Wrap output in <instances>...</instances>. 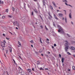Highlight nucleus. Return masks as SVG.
Listing matches in <instances>:
<instances>
[{"instance_id":"obj_1","label":"nucleus","mask_w":75,"mask_h":75,"mask_svg":"<svg viewBox=\"0 0 75 75\" xmlns=\"http://www.w3.org/2000/svg\"><path fill=\"white\" fill-rule=\"evenodd\" d=\"M57 27L59 29L58 30V32L59 33V32H61V33L62 34H64V30H63V28H62L60 25H57Z\"/></svg>"},{"instance_id":"obj_2","label":"nucleus","mask_w":75,"mask_h":75,"mask_svg":"<svg viewBox=\"0 0 75 75\" xmlns=\"http://www.w3.org/2000/svg\"><path fill=\"white\" fill-rule=\"evenodd\" d=\"M65 42H66V43L65 44V46L66 47H65V49L66 50V52H67V50H68V47H69V46H68L69 43H68V41H67V40L65 41Z\"/></svg>"},{"instance_id":"obj_3","label":"nucleus","mask_w":75,"mask_h":75,"mask_svg":"<svg viewBox=\"0 0 75 75\" xmlns=\"http://www.w3.org/2000/svg\"><path fill=\"white\" fill-rule=\"evenodd\" d=\"M63 2H65V4L66 5V6H68V5L67 4V3H68V1L67 0H62Z\"/></svg>"},{"instance_id":"obj_4","label":"nucleus","mask_w":75,"mask_h":75,"mask_svg":"<svg viewBox=\"0 0 75 75\" xmlns=\"http://www.w3.org/2000/svg\"><path fill=\"white\" fill-rule=\"evenodd\" d=\"M70 48L71 50H74V51H75V48L73 46H71L70 47Z\"/></svg>"},{"instance_id":"obj_5","label":"nucleus","mask_w":75,"mask_h":75,"mask_svg":"<svg viewBox=\"0 0 75 75\" xmlns=\"http://www.w3.org/2000/svg\"><path fill=\"white\" fill-rule=\"evenodd\" d=\"M58 15L59 16V17H63V16H64V15H63L62 13H59Z\"/></svg>"},{"instance_id":"obj_6","label":"nucleus","mask_w":75,"mask_h":75,"mask_svg":"<svg viewBox=\"0 0 75 75\" xmlns=\"http://www.w3.org/2000/svg\"><path fill=\"white\" fill-rule=\"evenodd\" d=\"M4 41V42H1V45H5L6 44L5 43H6V41H5V40Z\"/></svg>"},{"instance_id":"obj_7","label":"nucleus","mask_w":75,"mask_h":75,"mask_svg":"<svg viewBox=\"0 0 75 75\" xmlns=\"http://www.w3.org/2000/svg\"><path fill=\"white\" fill-rule=\"evenodd\" d=\"M71 13H70L69 14V18H72Z\"/></svg>"},{"instance_id":"obj_8","label":"nucleus","mask_w":75,"mask_h":75,"mask_svg":"<svg viewBox=\"0 0 75 75\" xmlns=\"http://www.w3.org/2000/svg\"><path fill=\"white\" fill-rule=\"evenodd\" d=\"M52 3L53 4V5H54V7H57V6H56V4H55V2H52Z\"/></svg>"},{"instance_id":"obj_9","label":"nucleus","mask_w":75,"mask_h":75,"mask_svg":"<svg viewBox=\"0 0 75 75\" xmlns=\"http://www.w3.org/2000/svg\"><path fill=\"white\" fill-rule=\"evenodd\" d=\"M4 3V2L3 1H1V0H0V4H3Z\"/></svg>"},{"instance_id":"obj_10","label":"nucleus","mask_w":75,"mask_h":75,"mask_svg":"<svg viewBox=\"0 0 75 75\" xmlns=\"http://www.w3.org/2000/svg\"><path fill=\"white\" fill-rule=\"evenodd\" d=\"M27 71L28 73H30V72H31V70L30 69H28Z\"/></svg>"},{"instance_id":"obj_11","label":"nucleus","mask_w":75,"mask_h":75,"mask_svg":"<svg viewBox=\"0 0 75 75\" xmlns=\"http://www.w3.org/2000/svg\"><path fill=\"white\" fill-rule=\"evenodd\" d=\"M9 49L10 50V52H12V49H11V47H9Z\"/></svg>"},{"instance_id":"obj_12","label":"nucleus","mask_w":75,"mask_h":75,"mask_svg":"<svg viewBox=\"0 0 75 75\" xmlns=\"http://www.w3.org/2000/svg\"><path fill=\"white\" fill-rule=\"evenodd\" d=\"M64 58L62 57V63H63L64 62Z\"/></svg>"},{"instance_id":"obj_13","label":"nucleus","mask_w":75,"mask_h":75,"mask_svg":"<svg viewBox=\"0 0 75 75\" xmlns=\"http://www.w3.org/2000/svg\"><path fill=\"white\" fill-rule=\"evenodd\" d=\"M54 16L56 20H58V18L57 17V16H56V15H55L54 14Z\"/></svg>"},{"instance_id":"obj_14","label":"nucleus","mask_w":75,"mask_h":75,"mask_svg":"<svg viewBox=\"0 0 75 75\" xmlns=\"http://www.w3.org/2000/svg\"><path fill=\"white\" fill-rule=\"evenodd\" d=\"M64 20H65V22L66 23H68V22L67 21V18H65Z\"/></svg>"},{"instance_id":"obj_15","label":"nucleus","mask_w":75,"mask_h":75,"mask_svg":"<svg viewBox=\"0 0 75 75\" xmlns=\"http://www.w3.org/2000/svg\"><path fill=\"white\" fill-rule=\"evenodd\" d=\"M16 24H17V26H18V27H19V24L18 23V22L17 21H16Z\"/></svg>"},{"instance_id":"obj_16","label":"nucleus","mask_w":75,"mask_h":75,"mask_svg":"<svg viewBox=\"0 0 75 75\" xmlns=\"http://www.w3.org/2000/svg\"><path fill=\"white\" fill-rule=\"evenodd\" d=\"M50 8H51V10H53V8H52V7L51 6H50Z\"/></svg>"},{"instance_id":"obj_17","label":"nucleus","mask_w":75,"mask_h":75,"mask_svg":"<svg viewBox=\"0 0 75 75\" xmlns=\"http://www.w3.org/2000/svg\"><path fill=\"white\" fill-rule=\"evenodd\" d=\"M46 42H47V43H49V42H48V41H49V39H48L47 38L46 39Z\"/></svg>"},{"instance_id":"obj_18","label":"nucleus","mask_w":75,"mask_h":75,"mask_svg":"<svg viewBox=\"0 0 75 75\" xmlns=\"http://www.w3.org/2000/svg\"><path fill=\"white\" fill-rule=\"evenodd\" d=\"M43 4L44 6H45V1H43Z\"/></svg>"},{"instance_id":"obj_19","label":"nucleus","mask_w":75,"mask_h":75,"mask_svg":"<svg viewBox=\"0 0 75 75\" xmlns=\"http://www.w3.org/2000/svg\"><path fill=\"white\" fill-rule=\"evenodd\" d=\"M34 10L35 12V13H38V11H37V10L34 9Z\"/></svg>"},{"instance_id":"obj_20","label":"nucleus","mask_w":75,"mask_h":75,"mask_svg":"<svg viewBox=\"0 0 75 75\" xmlns=\"http://www.w3.org/2000/svg\"><path fill=\"white\" fill-rule=\"evenodd\" d=\"M39 38L40 39V42L42 44V42L41 41V38H40V37Z\"/></svg>"},{"instance_id":"obj_21","label":"nucleus","mask_w":75,"mask_h":75,"mask_svg":"<svg viewBox=\"0 0 75 75\" xmlns=\"http://www.w3.org/2000/svg\"><path fill=\"white\" fill-rule=\"evenodd\" d=\"M67 36H68V37H71V36H70V35H69V34H67Z\"/></svg>"},{"instance_id":"obj_22","label":"nucleus","mask_w":75,"mask_h":75,"mask_svg":"<svg viewBox=\"0 0 75 75\" xmlns=\"http://www.w3.org/2000/svg\"><path fill=\"white\" fill-rule=\"evenodd\" d=\"M52 18H52L51 17H50V16H48V18H49V19H50V20H51Z\"/></svg>"},{"instance_id":"obj_23","label":"nucleus","mask_w":75,"mask_h":75,"mask_svg":"<svg viewBox=\"0 0 75 75\" xmlns=\"http://www.w3.org/2000/svg\"><path fill=\"white\" fill-rule=\"evenodd\" d=\"M13 60L14 61V63L15 64V65H17V64L16 63V61H15V60H14V59H13Z\"/></svg>"},{"instance_id":"obj_24","label":"nucleus","mask_w":75,"mask_h":75,"mask_svg":"<svg viewBox=\"0 0 75 75\" xmlns=\"http://www.w3.org/2000/svg\"><path fill=\"white\" fill-rule=\"evenodd\" d=\"M8 17H9V18H12V16L11 15H8Z\"/></svg>"},{"instance_id":"obj_25","label":"nucleus","mask_w":75,"mask_h":75,"mask_svg":"<svg viewBox=\"0 0 75 75\" xmlns=\"http://www.w3.org/2000/svg\"><path fill=\"white\" fill-rule=\"evenodd\" d=\"M67 54H68V55H71V54L69 53V52H67Z\"/></svg>"},{"instance_id":"obj_26","label":"nucleus","mask_w":75,"mask_h":75,"mask_svg":"<svg viewBox=\"0 0 75 75\" xmlns=\"http://www.w3.org/2000/svg\"><path fill=\"white\" fill-rule=\"evenodd\" d=\"M6 13H8V9H6Z\"/></svg>"},{"instance_id":"obj_27","label":"nucleus","mask_w":75,"mask_h":75,"mask_svg":"<svg viewBox=\"0 0 75 75\" xmlns=\"http://www.w3.org/2000/svg\"><path fill=\"white\" fill-rule=\"evenodd\" d=\"M42 49H40L39 51L40 53H41L42 52Z\"/></svg>"},{"instance_id":"obj_28","label":"nucleus","mask_w":75,"mask_h":75,"mask_svg":"<svg viewBox=\"0 0 75 75\" xmlns=\"http://www.w3.org/2000/svg\"><path fill=\"white\" fill-rule=\"evenodd\" d=\"M72 68L73 70H75V67L74 66H73Z\"/></svg>"},{"instance_id":"obj_29","label":"nucleus","mask_w":75,"mask_h":75,"mask_svg":"<svg viewBox=\"0 0 75 75\" xmlns=\"http://www.w3.org/2000/svg\"><path fill=\"white\" fill-rule=\"evenodd\" d=\"M63 11H65V15H66V14H67V11H66L65 10H63Z\"/></svg>"},{"instance_id":"obj_30","label":"nucleus","mask_w":75,"mask_h":75,"mask_svg":"<svg viewBox=\"0 0 75 75\" xmlns=\"http://www.w3.org/2000/svg\"><path fill=\"white\" fill-rule=\"evenodd\" d=\"M13 24L14 25H16V22H13Z\"/></svg>"},{"instance_id":"obj_31","label":"nucleus","mask_w":75,"mask_h":75,"mask_svg":"<svg viewBox=\"0 0 75 75\" xmlns=\"http://www.w3.org/2000/svg\"><path fill=\"white\" fill-rule=\"evenodd\" d=\"M45 29H46L47 30H48V29L47 28V26H46V25H45Z\"/></svg>"},{"instance_id":"obj_32","label":"nucleus","mask_w":75,"mask_h":75,"mask_svg":"<svg viewBox=\"0 0 75 75\" xmlns=\"http://www.w3.org/2000/svg\"><path fill=\"white\" fill-rule=\"evenodd\" d=\"M40 18H41V19L42 20H43V19H42V18L41 16V15H40Z\"/></svg>"},{"instance_id":"obj_33","label":"nucleus","mask_w":75,"mask_h":75,"mask_svg":"<svg viewBox=\"0 0 75 75\" xmlns=\"http://www.w3.org/2000/svg\"><path fill=\"white\" fill-rule=\"evenodd\" d=\"M48 14H49V16L51 17V18H52V16H51V15H50V13H49Z\"/></svg>"},{"instance_id":"obj_34","label":"nucleus","mask_w":75,"mask_h":75,"mask_svg":"<svg viewBox=\"0 0 75 75\" xmlns=\"http://www.w3.org/2000/svg\"><path fill=\"white\" fill-rule=\"evenodd\" d=\"M12 9L13 11H14L15 9H14V8H12Z\"/></svg>"},{"instance_id":"obj_35","label":"nucleus","mask_w":75,"mask_h":75,"mask_svg":"<svg viewBox=\"0 0 75 75\" xmlns=\"http://www.w3.org/2000/svg\"><path fill=\"white\" fill-rule=\"evenodd\" d=\"M30 42L31 43H33V40L30 41Z\"/></svg>"},{"instance_id":"obj_36","label":"nucleus","mask_w":75,"mask_h":75,"mask_svg":"<svg viewBox=\"0 0 75 75\" xmlns=\"http://www.w3.org/2000/svg\"><path fill=\"white\" fill-rule=\"evenodd\" d=\"M18 43L19 45H21V43L20 42H19V41L18 42Z\"/></svg>"},{"instance_id":"obj_37","label":"nucleus","mask_w":75,"mask_h":75,"mask_svg":"<svg viewBox=\"0 0 75 75\" xmlns=\"http://www.w3.org/2000/svg\"><path fill=\"white\" fill-rule=\"evenodd\" d=\"M37 64H40V62L39 61L37 62Z\"/></svg>"},{"instance_id":"obj_38","label":"nucleus","mask_w":75,"mask_h":75,"mask_svg":"<svg viewBox=\"0 0 75 75\" xmlns=\"http://www.w3.org/2000/svg\"><path fill=\"white\" fill-rule=\"evenodd\" d=\"M40 27H41V28H42H42H43V27H42V25H41L40 26Z\"/></svg>"},{"instance_id":"obj_39","label":"nucleus","mask_w":75,"mask_h":75,"mask_svg":"<svg viewBox=\"0 0 75 75\" xmlns=\"http://www.w3.org/2000/svg\"><path fill=\"white\" fill-rule=\"evenodd\" d=\"M21 73H23V74H24V71H21Z\"/></svg>"},{"instance_id":"obj_40","label":"nucleus","mask_w":75,"mask_h":75,"mask_svg":"<svg viewBox=\"0 0 75 75\" xmlns=\"http://www.w3.org/2000/svg\"><path fill=\"white\" fill-rule=\"evenodd\" d=\"M54 47H56V46H57V45H56V44H54Z\"/></svg>"},{"instance_id":"obj_41","label":"nucleus","mask_w":75,"mask_h":75,"mask_svg":"<svg viewBox=\"0 0 75 75\" xmlns=\"http://www.w3.org/2000/svg\"><path fill=\"white\" fill-rule=\"evenodd\" d=\"M71 24H72V25L74 24V23H73V22H72V21L71 22Z\"/></svg>"},{"instance_id":"obj_42","label":"nucleus","mask_w":75,"mask_h":75,"mask_svg":"<svg viewBox=\"0 0 75 75\" xmlns=\"http://www.w3.org/2000/svg\"><path fill=\"white\" fill-rule=\"evenodd\" d=\"M32 16H33V11L32 12V14H31Z\"/></svg>"},{"instance_id":"obj_43","label":"nucleus","mask_w":75,"mask_h":75,"mask_svg":"<svg viewBox=\"0 0 75 75\" xmlns=\"http://www.w3.org/2000/svg\"><path fill=\"white\" fill-rule=\"evenodd\" d=\"M8 52V50H6V54H7Z\"/></svg>"},{"instance_id":"obj_44","label":"nucleus","mask_w":75,"mask_h":75,"mask_svg":"<svg viewBox=\"0 0 75 75\" xmlns=\"http://www.w3.org/2000/svg\"><path fill=\"white\" fill-rule=\"evenodd\" d=\"M5 18V16H3L2 17V18Z\"/></svg>"},{"instance_id":"obj_45","label":"nucleus","mask_w":75,"mask_h":75,"mask_svg":"<svg viewBox=\"0 0 75 75\" xmlns=\"http://www.w3.org/2000/svg\"><path fill=\"white\" fill-rule=\"evenodd\" d=\"M68 71L70 72L71 71V70L70 69H68Z\"/></svg>"},{"instance_id":"obj_46","label":"nucleus","mask_w":75,"mask_h":75,"mask_svg":"<svg viewBox=\"0 0 75 75\" xmlns=\"http://www.w3.org/2000/svg\"><path fill=\"white\" fill-rule=\"evenodd\" d=\"M68 6H70V7H72V6L71 5L69 4Z\"/></svg>"},{"instance_id":"obj_47","label":"nucleus","mask_w":75,"mask_h":75,"mask_svg":"<svg viewBox=\"0 0 75 75\" xmlns=\"http://www.w3.org/2000/svg\"><path fill=\"white\" fill-rule=\"evenodd\" d=\"M59 57H61V55L60 54H59Z\"/></svg>"},{"instance_id":"obj_48","label":"nucleus","mask_w":75,"mask_h":75,"mask_svg":"<svg viewBox=\"0 0 75 75\" xmlns=\"http://www.w3.org/2000/svg\"><path fill=\"white\" fill-rule=\"evenodd\" d=\"M39 69H40V70H41L42 69V68H40Z\"/></svg>"},{"instance_id":"obj_49","label":"nucleus","mask_w":75,"mask_h":75,"mask_svg":"<svg viewBox=\"0 0 75 75\" xmlns=\"http://www.w3.org/2000/svg\"><path fill=\"white\" fill-rule=\"evenodd\" d=\"M45 70H48V68H45Z\"/></svg>"},{"instance_id":"obj_50","label":"nucleus","mask_w":75,"mask_h":75,"mask_svg":"<svg viewBox=\"0 0 75 75\" xmlns=\"http://www.w3.org/2000/svg\"><path fill=\"white\" fill-rule=\"evenodd\" d=\"M73 57H74L75 58V54H73Z\"/></svg>"},{"instance_id":"obj_51","label":"nucleus","mask_w":75,"mask_h":75,"mask_svg":"<svg viewBox=\"0 0 75 75\" xmlns=\"http://www.w3.org/2000/svg\"><path fill=\"white\" fill-rule=\"evenodd\" d=\"M62 20H64V18H62Z\"/></svg>"},{"instance_id":"obj_52","label":"nucleus","mask_w":75,"mask_h":75,"mask_svg":"<svg viewBox=\"0 0 75 75\" xmlns=\"http://www.w3.org/2000/svg\"><path fill=\"white\" fill-rule=\"evenodd\" d=\"M32 71H34V68H32Z\"/></svg>"},{"instance_id":"obj_53","label":"nucleus","mask_w":75,"mask_h":75,"mask_svg":"<svg viewBox=\"0 0 75 75\" xmlns=\"http://www.w3.org/2000/svg\"><path fill=\"white\" fill-rule=\"evenodd\" d=\"M3 36H5V34H3Z\"/></svg>"},{"instance_id":"obj_54","label":"nucleus","mask_w":75,"mask_h":75,"mask_svg":"<svg viewBox=\"0 0 75 75\" xmlns=\"http://www.w3.org/2000/svg\"><path fill=\"white\" fill-rule=\"evenodd\" d=\"M41 55H42V56H44V55H43V54H41Z\"/></svg>"},{"instance_id":"obj_55","label":"nucleus","mask_w":75,"mask_h":75,"mask_svg":"<svg viewBox=\"0 0 75 75\" xmlns=\"http://www.w3.org/2000/svg\"><path fill=\"white\" fill-rule=\"evenodd\" d=\"M6 38L7 39V40H9V38Z\"/></svg>"},{"instance_id":"obj_56","label":"nucleus","mask_w":75,"mask_h":75,"mask_svg":"<svg viewBox=\"0 0 75 75\" xmlns=\"http://www.w3.org/2000/svg\"><path fill=\"white\" fill-rule=\"evenodd\" d=\"M37 0H34V1H37Z\"/></svg>"},{"instance_id":"obj_57","label":"nucleus","mask_w":75,"mask_h":75,"mask_svg":"<svg viewBox=\"0 0 75 75\" xmlns=\"http://www.w3.org/2000/svg\"><path fill=\"white\" fill-rule=\"evenodd\" d=\"M31 47H33V45H31Z\"/></svg>"},{"instance_id":"obj_58","label":"nucleus","mask_w":75,"mask_h":75,"mask_svg":"<svg viewBox=\"0 0 75 75\" xmlns=\"http://www.w3.org/2000/svg\"><path fill=\"white\" fill-rule=\"evenodd\" d=\"M16 29L18 30V28L17 27H16Z\"/></svg>"},{"instance_id":"obj_59","label":"nucleus","mask_w":75,"mask_h":75,"mask_svg":"<svg viewBox=\"0 0 75 75\" xmlns=\"http://www.w3.org/2000/svg\"><path fill=\"white\" fill-rule=\"evenodd\" d=\"M9 33H10V34H11V35H12V33H11L10 32H9Z\"/></svg>"},{"instance_id":"obj_60","label":"nucleus","mask_w":75,"mask_h":75,"mask_svg":"<svg viewBox=\"0 0 75 75\" xmlns=\"http://www.w3.org/2000/svg\"><path fill=\"white\" fill-rule=\"evenodd\" d=\"M53 25H54V27H55V24H54V23L53 24Z\"/></svg>"},{"instance_id":"obj_61","label":"nucleus","mask_w":75,"mask_h":75,"mask_svg":"<svg viewBox=\"0 0 75 75\" xmlns=\"http://www.w3.org/2000/svg\"><path fill=\"white\" fill-rule=\"evenodd\" d=\"M20 69H21V70H22V71H23V69H21V68L20 67Z\"/></svg>"},{"instance_id":"obj_62","label":"nucleus","mask_w":75,"mask_h":75,"mask_svg":"<svg viewBox=\"0 0 75 75\" xmlns=\"http://www.w3.org/2000/svg\"><path fill=\"white\" fill-rule=\"evenodd\" d=\"M35 53H36V54H38V52H36Z\"/></svg>"},{"instance_id":"obj_63","label":"nucleus","mask_w":75,"mask_h":75,"mask_svg":"<svg viewBox=\"0 0 75 75\" xmlns=\"http://www.w3.org/2000/svg\"><path fill=\"white\" fill-rule=\"evenodd\" d=\"M54 46H52V48H54Z\"/></svg>"},{"instance_id":"obj_64","label":"nucleus","mask_w":75,"mask_h":75,"mask_svg":"<svg viewBox=\"0 0 75 75\" xmlns=\"http://www.w3.org/2000/svg\"><path fill=\"white\" fill-rule=\"evenodd\" d=\"M64 64H62V66H64Z\"/></svg>"}]
</instances>
